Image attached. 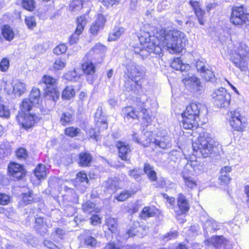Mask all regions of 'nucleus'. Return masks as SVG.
Returning a JSON list of instances; mask_svg holds the SVG:
<instances>
[{
	"label": "nucleus",
	"mask_w": 249,
	"mask_h": 249,
	"mask_svg": "<svg viewBox=\"0 0 249 249\" xmlns=\"http://www.w3.org/2000/svg\"><path fill=\"white\" fill-rule=\"evenodd\" d=\"M158 42H155L152 48L148 51L145 49L135 50V53L144 57L148 55L150 53L160 55H163L164 51H167L171 53H179L185 46L186 38L185 34L177 30H160L155 35Z\"/></svg>",
	"instance_id": "f257e3e1"
},
{
	"label": "nucleus",
	"mask_w": 249,
	"mask_h": 249,
	"mask_svg": "<svg viewBox=\"0 0 249 249\" xmlns=\"http://www.w3.org/2000/svg\"><path fill=\"white\" fill-rule=\"evenodd\" d=\"M214 143L211 134L206 132L200 133L197 139L192 143L194 154L203 158L209 157L213 151Z\"/></svg>",
	"instance_id": "f03ea898"
},
{
	"label": "nucleus",
	"mask_w": 249,
	"mask_h": 249,
	"mask_svg": "<svg viewBox=\"0 0 249 249\" xmlns=\"http://www.w3.org/2000/svg\"><path fill=\"white\" fill-rule=\"evenodd\" d=\"M201 105L199 103H192L186 108L181 114L182 120L181 124L186 129L194 130L198 126L200 109Z\"/></svg>",
	"instance_id": "7ed1b4c3"
},
{
	"label": "nucleus",
	"mask_w": 249,
	"mask_h": 249,
	"mask_svg": "<svg viewBox=\"0 0 249 249\" xmlns=\"http://www.w3.org/2000/svg\"><path fill=\"white\" fill-rule=\"evenodd\" d=\"M212 97L214 104L218 107H225L229 106L231 95L224 88H220L213 90Z\"/></svg>",
	"instance_id": "20e7f679"
},
{
	"label": "nucleus",
	"mask_w": 249,
	"mask_h": 249,
	"mask_svg": "<svg viewBox=\"0 0 249 249\" xmlns=\"http://www.w3.org/2000/svg\"><path fill=\"white\" fill-rule=\"evenodd\" d=\"M42 82L46 85L45 93L48 99L55 102L59 97V92L56 89V79L49 75H44Z\"/></svg>",
	"instance_id": "39448f33"
},
{
	"label": "nucleus",
	"mask_w": 249,
	"mask_h": 249,
	"mask_svg": "<svg viewBox=\"0 0 249 249\" xmlns=\"http://www.w3.org/2000/svg\"><path fill=\"white\" fill-rule=\"evenodd\" d=\"M125 74L131 80L140 79L145 73V69L142 65H139L134 61H129L126 63Z\"/></svg>",
	"instance_id": "423d86ee"
},
{
	"label": "nucleus",
	"mask_w": 249,
	"mask_h": 249,
	"mask_svg": "<svg viewBox=\"0 0 249 249\" xmlns=\"http://www.w3.org/2000/svg\"><path fill=\"white\" fill-rule=\"evenodd\" d=\"M205 244L215 249H232V246L230 241L223 235L213 236L211 238L205 241Z\"/></svg>",
	"instance_id": "0eeeda50"
},
{
	"label": "nucleus",
	"mask_w": 249,
	"mask_h": 249,
	"mask_svg": "<svg viewBox=\"0 0 249 249\" xmlns=\"http://www.w3.org/2000/svg\"><path fill=\"white\" fill-rule=\"evenodd\" d=\"M229 116L230 125L234 130L241 131L245 127L246 119L241 115L239 111H231Z\"/></svg>",
	"instance_id": "6e6552de"
},
{
	"label": "nucleus",
	"mask_w": 249,
	"mask_h": 249,
	"mask_svg": "<svg viewBox=\"0 0 249 249\" xmlns=\"http://www.w3.org/2000/svg\"><path fill=\"white\" fill-rule=\"evenodd\" d=\"M76 29L69 38V43L71 45L75 44L78 42L79 36L82 33L84 28L87 24L86 17H78L76 19Z\"/></svg>",
	"instance_id": "1a4fd4ad"
},
{
	"label": "nucleus",
	"mask_w": 249,
	"mask_h": 249,
	"mask_svg": "<svg viewBox=\"0 0 249 249\" xmlns=\"http://www.w3.org/2000/svg\"><path fill=\"white\" fill-rule=\"evenodd\" d=\"M37 117L31 114L21 113L17 117V120L22 127L28 129L34 126L36 123Z\"/></svg>",
	"instance_id": "9d476101"
},
{
	"label": "nucleus",
	"mask_w": 249,
	"mask_h": 249,
	"mask_svg": "<svg viewBox=\"0 0 249 249\" xmlns=\"http://www.w3.org/2000/svg\"><path fill=\"white\" fill-rule=\"evenodd\" d=\"M116 146L118 149L119 157L123 160L129 161L131 152L129 145L125 142L118 141Z\"/></svg>",
	"instance_id": "9b49d317"
},
{
	"label": "nucleus",
	"mask_w": 249,
	"mask_h": 249,
	"mask_svg": "<svg viewBox=\"0 0 249 249\" xmlns=\"http://www.w3.org/2000/svg\"><path fill=\"white\" fill-rule=\"evenodd\" d=\"M231 60L234 65L240 69L242 71H246L248 70L249 57H243L236 53L232 54Z\"/></svg>",
	"instance_id": "f8f14e48"
},
{
	"label": "nucleus",
	"mask_w": 249,
	"mask_h": 249,
	"mask_svg": "<svg viewBox=\"0 0 249 249\" xmlns=\"http://www.w3.org/2000/svg\"><path fill=\"white\" fill-rule=\"evenodd\" d=\"M178 209L175 210L176 214L180 215L187 213L190 209L189 202L186 197L182 194H179L177 198Z\"/></svg>",
	"instance_id": "ddd939ff"
},
{
	"label": "nucleus",
	"mask_w": 249,
	"mask_h": 249,
	"mask_svg": "<svg viewBox=\"0 0 249 249\" xmlns=\"http://www.w3.org/2000/svg\"><path fill=\"white\" fill-rule=\"evenodd\" d=\"M8 171L11 176L18 179L22 178L25 174L23 166L16 163H11L8 166Z\"/></svg>",
	"instance_id": "4468645a"
},
{
	"label": "nucleus",
	"mask_w": 249,
	"mask_h": 249,
	"mask_svg": "<svg viewBox=\"0 0 249 249\" xmlns=\"http://www.w3.org/2000/svg\"><path fill=\"white\" fill-rule=\"evenodd\" d=\"M102 110L101 107H98L95 114V121L96 126L100 131L107 128L108 124L106 118L102 115Z\"/></svg>",
	"instance_id": "2eb2a0df"
},
{
	"label": "nucleus",
	"mask_w": 249,
	"mask_h": 249,
	"mask_svg": "<svg viewBox=\"0 0 249 249\" xmlns=\"http://www.w3.org/2000/svg\"><path fill=\"white\" fill-rule=\"evenodd\" d=\"M106 51V47L101 44H97L87 54V57L89 60H96L101 57Z\"/></svg>",
	"instance_id": "dca6fc26"
},
{
	"label": "nucleus",
	"mask_w": 249,
	"mask_h": 249,
	"mask_svg": "<svg viewBox=\"0 0 249 249\" xmlns=\"http://www.w3.org/2000/svg\"><path fill=\"white\" fill-rule=\"evenodd\" d=\"M186 86L190 87L194 91H197L202 89V87L199 79L196 76H188L183 79Z\"/></svg>",
	"instance_id": "f3484780"
},
{
	"label": "nucleus",
	"mask_w": 249,
	"mask_h": 249,
	"mask_svg": "<svg viewBox=\"0 0 249 249\" xmlns=\"http://www.w3.org/2000/svg\"><path fill=\"white\" fill-rule=\"evenodd\" d=\"M48 228V225L42 217L36 218L34 229L41 235L44 236L47 232Z\"/></svg>",
	"instance_id": "a211bd4d"
},
{
	"label": "nucleus",
	"mask_w": 249,
	"mask_h": 249,
	"mask_svg": "<svg viewBox=\"0 0 249 249\" xmlns=\"http://www.w3.org/2000/svg\"><path fill=\"white\" fill-rule=\"evenodd\" d=\"M156 146L162 149H167L171 147V140L168 135L162 137L158 136L154 141Z\"/></svg>",
	"instance_id": "6ab92c4d"
},
{
	"label": "nucleus",
	"mask_w": 249,
	"mask_h": 249,
	"mask_svg": "<svg viewBox=\"0 0 249 249\" xmlns=\"http://www.w3.org/2000/svg\"><path fill=\"white\" fill-rule=\"evenodd\" d=\"M201 220L204 222L203 223V229L206 232L208 231H216L219 229V225L217 222L211 218H208L205 220V217L204 216H201Z\"/></svg>",
	"instance_id": "aec40b11"
},
{
	"label": "nucleus",
	"mask_w": 249,
	"mask_h": 249,
	"mask_svg": "<svg viewBox=\"0 0 249 249\" xmlns=\"http://www.w3.org/2000/svg\"><path fill=\"white\" fill-rule=\"evenodd\" d=\"M92 159L93 157L89 153L81 152L79 155L78 163L80 166H89L92 161Z\"/></svg>",
	"instance_id": "412c9836"
},
{
	"label": "nucleus",
	"mask_w": 249,
	"mask_h": 249,
	"mask_svg": "<svg viewBox=\"0 0 249 249\" xmlns=\"http://www.w3.org/2000/svg\"><path fill=\"white\" fill-rule=\"evenodd\" d=\"M26 90V85L24 83L16 80L13 83V92L16 96L19 97Z\"/></svg>",
	"instance_id": "4be33fe9"
},
{
	"label": "nucleus",
	"mask_w": 249,
	"mask_h": 249,
	"mask_svg": "<svg viewBox=\"0 0 249 249\" xmlns=\"http://www.w3.org/2000/svg\"><path fill=\"white\" fill-rule=\"evenodd\" d=\"M137 105L138 106H140L141 112L143 114L142 118L143 120V125L147 126L152 122L151 116L149 115L148 110L145 108V106L144 102H141V101L139 102L138 101Z\"/></svg>",
	"instance_id": "5701e85b"
},
{
	"label": "nucleus",
	"mask_w": 249,
	"mask_h": 249,
	"mask_svg": "<svg viewBox=\"0 0 249 249\" xmlns=\"http://www.w3.org/2000/svg\"><path fill=\"white\" fill-rule=\"evenodd\" d=\"M1 34L3 38L9 41L12 40L15 36L13 29L9 25L6 24L1 27Z\"/></svg>",
	"instance_id": "b1692460"
},
{
	"label": "nucleus",
	"mask_w": 249,
	"mask_h": 249,
	"mask_svg": "<svg viewBox=\"0 0 249 249\" xmlns=\"http://www.w3.org/2000/svg\"><path fill=\"white\" fill-rule=\"evenodd\" d=\"M143 171L150 181L154 182L157 180V173L154 167L149 163H145L144 164Z\"/></svg>",
	"instance_id": "393cba45"
},
{
	"label": "nucleus",
	"mask_w": 249,
	"mask_h": 249,
	"mask_svg": "<svg viewBox=\"0 0 249 249\" xmlns=\"http://www.w3.org/2000/svg\"><path fill=\"white\" fill-rule=\"evenodd\" d=\"M74 120V112L72 110L63 112L60 118V123L65 126L70 124Z\"/></svg>",
	"instance_id": "a878e982"
},
{
	"label": "nucleus",
	"mask_w": 249,
	"mask_h": 249,
	"mask_svg": "<svg viewBox=\"0 0 249 249\" xmlns=\"http://www.w3.org/2000/svg\"><path fill=\"white\" fill-rule=\"evenodd\" d=\"M202 77L205 80L211 82L214 85H218L220 80L215 78L213 71L209 69V67L201 74Z\"/></svg>",
	"instance_id": "bb28decb"
},
{
	"label": "nucleus",
	"mask_w": 249,
	"mask_h": 249,
	"mask_svg": "<svg viewBox=\"0 0 249 249\" xmlns=\"http://www.w3.org/2000/svg\"><path fill=\"white\" fill-rule=\"evenodd\" d=\"M106 20L105 17H98L95 22L91 26L90 29L91 33L96 35L100 29L103 27Z\"/></svg>",
	"instance_id": "cd10ccee"
},
{
	"label": "nucleus",
	"mask_w": 249,
	"mask_h": 249,
	"mask_svg": "<svg viewBox=\"0 0 249 249\" xmlns=\"http://www.w3.org/2000/svg\"><path fill=\"white\" fill-rule=\"evenodd\" d=\"M118 182L116 178L108 179L105 184V190L108 194L114 193L117 189Z\"/></svg>",
	"instance_id": "c85d7f7f"
},
{
	"label": "nucleus",
	"mask_w": 249,
	"mask_h": 249,
	"mask_svg": "<svg viewBox=\"0 0 249 249\" xmlns=\"http://www.w3.org/2000/svg\"><path fill=\"white\" fill-rule=\"evenodd\" d=\"M122 115L125 119H136L138 117L137 112L134 110L133 107L128 106L124 108L122 110Z\"/></svg>",
	"instance_id": "c756f323"
},
{
	"label": "nucleus",
	"mask_w": 249,
	"mask_h": 249,
	"mask_svg": "<svg viewBox=\"0 0 249 249\" xmlns=\"http://www.w3.org/2000/svg\"><path fill=\"white\" fill-rule=\"evenodd\" d=\"M82 209L84 213L87 214H91L92 212L98 213L100 211V209L96 207V204L90 201L83 204Z\"/></svg>",
	"instance_id": "7c9ffc66"
},
{
	"label": "nucleus",
	"mask_w": 249,
	"mask_h": 249,
	"mask_svg": "<svg viewBox=\"0 0 249 249\" xmlns=\"http://www.w3.org/2000/svg\"><path fill=\"white\" fill-rule=\"evenodd\" d=\"M32 103L35 105H38L40 102V90L36 88H34L32 89L28 98Z\"/></svg>",
	"instance_id": "2f4dec72"
},
{
	"label": "nucleus",
	"mask_w": 249,
	"mask_h": 249,
	"mask_svg": "<svg viewBox=\"0 0 249 249\" xmlns=\"http://www.w3.org/2000/svg\"><path fill=\"white\" fill-rule=\"evenodd\" d=\"M230 21L235 25L249 24V17H230Z\"/></svg>",
	"instance_id": "473e14b6"
},
{
	"label": "nucleus",
	"mask_w": 249,
	"mask_h": 249,
	"mask_svg": "<svg viewBox=\"0 0 249 249\" xmlns=\"http://www.w3.org/2000/svg\"><path fill=\"white\" fill-rule=\"evenodd\" d=\"M82 67L84 73L88 75H93L95 72V66L91 62H86Z\"/></svg>",
	"instance_id": "72a5a7b5"
},
{
	"label": "nucleus",
	"mask_w": 249,
	"mask_h": 249,
	"mask_svg": "<svg viewBox=\"0 0 249 249\" xmlns=\"http://www.w3.org/2000/svg\"><path fill=\"white\" fill-rule=\"evenodd\" d=\"M75 94V91L74 88L71 86H67L62 92V98L64 100H70L74 96Z\"/></svg>",
	"instance_id": "f704fd0d"
},
{
	"label": "nucleus",
	"mask_w": 249,
	"mask_h": 249,
	"mask_svg": "<svg viewBox=\"0 0 249 249\" xmlns=\"http://www.w3.org/2000/svg\"><path fill=\"white\" fill-rule=\"evenodd\" d=\"M35 176L39 179H44L46 176L45 166L42 164H38L34 170Z\"/></svg>",
	"instance_id": "c9c22d12"
},
{
	"label": "nucleus",
	"mask_w": 249,
	"mask_h": 249,
	"mask_svg": "<svg viewBox=\"0 0 249 249\" xmlns=\"http://www.w3.org/2000/svg\"><path fill=\"white\" fill-rule=\"evenodd\" d=\"M124 29L123 27L115 28L108 36L109 41H114L118 38L124 32Z\"/></svg>",
	"instance_id": "e433bc0d"
},
{
	"label": "nucleus",
	"mask_w": 249,
	"mask_h": 249,
	"mask_svg": "<svg viewBox=\"0 0 249 249\" xmlns=\"http://www.w3.org/2000/svg\"><path fill=\"white\" fill-rule=\"evenodd\" d=\"M84 245L88 248L96 247L98 244L97 240L93 237L90 235H86L84 237Z\"/></svg>",
	"instance_id": "4c0bfd02"
},
{
	"label": "nucleus",
	"mask_w": 249,
	"mask_h": 249,
	"mask_svg": "<svg viewBox=\"0 0 249 249\" xmlns=\"http://www.w3.org/2000/svg\"><path fill=\"white\" fill-rule=\"evenodd\" d=\"M106 226L111 232H115L118 226L117 219L110 217L107 218L106 219Z\"/></svg>",
	"instance_id": "58836bf2"
},
{
	"label": "nucleus",
	"mask_w": 249,
	"mask_h": 249,
	"mask_svg": "<svg viewBox=\"0 0 249 249\" xmlns=\"http://www.w3.org/2000/svg\"><path fill=\"white\" fill-rule=\"evenodd\" d=\"M231 16H247L246 10L243 5L233 6Z\"/></svg>",
	"instance_id": "ea45409f"
},
{
	"label": "nucleus",
	"mask_w": 249,
	"mask_h": 249,
	"mask_svg": "<svg viewBox=\"0 0 249 249\" xmlns=\"http://www.w3.org/2000/svg\"><path fill=\"white\" fill-rule=\"evenodd\" d=\"M155 215V210L149 207H144L141 214V217L145 219L150 217H153Z\"/></svg>",
	"instance_id": "a19ab883"
},
{
	"label": "nucleus",
	"mask_w": 249,
	"mask_h": 249,
	"mask_svg": "<svg viewBox=\"0 0 249 249\" xmlns=\"http://www.w3.org/2000/svg\"><path fill=\"white\" fill-rule=\"evenodd\" d=\"M80 132V128H75L73 126L69 127L65 129V135L71 138L77 136Z\"/></svg>",
	"instance_id": "79ce46f5"
},
{
	"label": "nucleus",
	"mask_w": 249,
	"mask_h": 249,
	"mask_svg": "<svg viewBox=\"0 0 249 249\" xmlns=\"http://www.w3.org/2000/svg\"><path fill=\"white\" fill-rule=\"evenodd\" d=\"M34 106L36 105L32 104L28 98L25 99L23 100L21 105V110L24 113H25L26 112L29 111Z\"/></svg>",
	"instance_id": "37998d69"
},
{
	"label": "nucleus",
	"mask_w": 249,
	"mask_h": 249,
	"mask_svg": "<svg viewBox=\"0 0 249 249\" xmlns=\"http://www.w3.org/2000/svg\"><path fill=\"white\" fill-rule=\"evenodd\" d=\"M22 200L25 205L32 203L34 201L32 191H29L22 194Z\"/></svg>",
	"instance_id": "c03bdc74"
},
{
	"label": "nucleus",
	"mask_w": 249,
	"mask_h": 249,
	"mask_svg": "<svg viewBox=\"0 0 249 249\" xmlns=\"http://www.w3.org/2000/svg\"><path fill=\"white\" fill-rule=\"evenodd\" d=\"M75 181L77 183H82V185L86 186L88 184L89 180L86 174L82 172L77 174Z\"/></svg>",
	"instance_id": "a18cd8bd"
},
{
	"label": "nucleus",
	"mask_w": 249,
	"mask_h": 249,
	"mask_svg": "<svg viewBox=\"0 0 249 249\" xmlns=\"http://www.w3.org/2000/svg\"><path fill=\"white\" fill-rule=\"evenodd\" d=\"M178 235V232L174 230L170 231L165 235L161 237V240L164 242H168L169 240L176 239Z\"/></svg>",
	"instance_id": "49530a36"
},
{
	"label": "nucleus",
	"mask_w": 249,
	"mask_h": 249,
	"mask_svg": "<svg viewBox=\"0 0 249 249\" xmlns=\"http://www.w3.org/2000/svg\"><path fill=\"white\" fill-rule=\"evenodd\" d=\"M22 5L25 9L33 11L36 8V3L34 0H23Z\"/></svg>",
	"instance_id": "de8ad7c7"
},
{
	"label": "nucleus",
	"mask_w": 249,
	"mask_h": 249,
	"mask_svg": "<svg viewBox=\"0 0 249 249\" xmlns=\"http://www.w3.org/2000/svg\"><path fill=\"white\" fill-rule=\"evenodd\" d=\"M184 181L185 186L190 189H194L196 187V181L191 177H183Z\"/></svg>",
	"instance_id": "09e8293b"
},
{
	"label": "nucleus",
	"mask_w": 249,
	"mask_h": 249,
	"mask_svg": "<svg viewBox=\"0 0 249 249\" xmlns=\"http://www.w3.org/2000/svg\"><path fill=\"white\" fill-rule=\"evenodd\" d=\"M133 191L125 190L122 192L117 197V199L120 201H123L127 199L131 195L134 194Z\"/></svg>",
	"instance_id": "8fccbe9b"
},
{
	"label": "nucleus",
	"mask_w": 249,
	"mask_h": 249,
	"mask_svg": "<svg viewBox=\"0 0 249 249\" xmlns=\"http://www.w3.org/2000/svg\"><path fill=\"white\" fill-rule=\"evenodd\" d=\"M249 53V48L245 44H241L238 47V53L243 57H248V54Z\"/></svg>",
	"instance_id": "3c124183"
},
{
	"label": "nucleus",
	"mask_w": 249,
	"mask_h": 249,
	"mask_svg": "<svg viewBox=\"0 0 249 249\" xmlns=\"http://www.w3.org/2000/svg\"><path fill=\"white\" fill-rule=\"evenodd\" d=\"M66 65L65 59L59 58L56 59L53 65V68L55 70H59L64 68Z\"/></svg>",
	"instance_id": "603ef678"
},
{
	"label": "nucleus",
	"mask_w": 249,
	"mask_h": 249,
	"mask_svg": "<svg viewBox=\"0 0 249 249\" xmlns=\"http://www.w3.org/2000/svg\"><path fill=\"white\" fill-rule=\"evenodd\" d=\"M16 155L20 160H25L28 156L27 151L24 148L18 149L16 151Z\"/></svg>",
	"instance_id": "864d4df0"
},
{
	"label": "nucleus",
	"mask_w": 249,
	"mask_h": 249,
	"mask_svg": "<svg viewBox=\"0 0 249 249\" xmlns=\"http://www.w3.org/2000/svg\"><path fill=\"white\" fill-rule=\"evenodd\" d=\"M25 21L30 29L32 30L36 26V20L34 17H26Z\"/></svg>",
	"instance_id": "5fc2aeb1"
},
{
	"label": "nucleus",
	"mask_w": 249,
	"mask_h": 249,
	"mask_svg": "<svg viewBox=\"0 0 249 249\" xmlns=\"http://www.w3.org/2000/svg\"><path fill=\"white\" fill-rule=\"evenodd\" d=\"M10 113L9 109L3 105L0 104V117L8 119L10 117Z\"/></svg>",
	"instance_id": "6e6d98bb"
},
{
	"label": "nucleus",
	"mask_w": 249,
	"mask_h": 249,
	"mask_svg": "<svg viewBox=\"0 0 249 249\" xmlns=\"http://www.w3.org/2000/svg\"><path fill=\"white\" fill-rule=\"evenodd\" d=\"M196 67L201 74L208 68L205 66L204 61L199 60L196 62Z\"/></svg>",
	"instance_id": "4d7b16f0"
},
{
	"label": "nucleus",
	"mask_w": 249,
	"mask_h": 249,
	"mask_svg": "<svg viewBox=\"0 0 249 249\" xmlns=\"http://www.w3.org/2000/svg\"><path fill=\"white\" fill-rule=\"evenodd\" d=\"M67 50V46L63 44H60L58 46H57L56 47L54 48L53 49V53H55L56 55H60L62 53H65Z\"/></svg>",
	"instance_id": "13d9d810"
},
{
	"label": "nucleus",
	"mask_w": 249,
	"mask_h": 249,
	"mask_svg": "<svg viewBox=\"0 0 249 249\" xmlns=\"http://www.w3.org/2000/svg\"><path fill=\"white\" fill-rule=\"evenodd\" d=\"M132 81L135 82V86L134 88H131L132 91L136 94H141L142 91L141 82L139 81V79Z\"/></svg>",
	"instance_id": "bf43d9fd"
},
{
	"label": "nucleus",
	"mask_w": 249,
	"mask_h": 249,
	"mask_svg": "<svg viewBox=\"0 0 249 249\" xmlns=\"http://www.w3.org/2000/svg\"><path fill=\"white\" fill-rule=\"evenodd\" d=\"M155 182L156 183H153V185L156 188H164L167 186L166 180L162 178H157V180Z\"/></svg>",
	"instance_id": "052dcab7"
},
{
	"label": "nucleus",
	"mask_w": 249,
	"mask_h": 249,
	"mask_svg": "<svg viewBox=\"0 0 249 249\" xmlns=\"http://www.w3.org/2000/svg\"><path fill=\"white\" fill-rule=\"evenodd\" d=\"M142 171L139 169L131 170L129 172V175L133 177L135 179L138 180L140 179Z\"/></svg>",
	"instance_id": "680f3d73"
},
{
	"label": "nucleus",
	"mask_w": 249,
	"mask_h": 249,
	"mask_svg": "<svg viewBox=\"0 0 249 249\" xmlns=\"http://www.w3.org/2000/svg\"><path fill=\"white\" fill-rule=\"evenodd\" d=\"M65 234V231L64 230L61 228H57L55 229L54 232L52 233V236L53 238H55V236H57L60 239H62Z\"/></svg>",
	"instance_id": "e2e57ef3"
},
{
	"label": "nucleus",
	"mask_w": 249,
	"mask_h": 249,
	"mask_svg": "<svg viewBox=\"0 0 249 249\" xmlns=\"http://www.w3.org/2000/svg\"><path fill=\"white\" fill-rule=\"evenodd\" d=\"M0 149L2 151V152L5 155H8L10 154L11 149L8 143L4 142L0 144Z\"/></svg>",
	"instance_id": "0e129e2a"
},
{
	"label": "nucleus",
	"mask_w": 249,
	"mask_h": 249,
	"mask_svg": "<svg viewBox=\"0 0 249 249\" xmlns=\"http://www.w3.org/2000/svg\"><path fill=\"white\" fill-rule=\"evenodd\" d=\"M9 61L7 58H3L0 63V70L2 71H6L9 68Z\"/></svg>",
	"instance_id": "69168bd1"
},
{
	"label": "nucleus",
	"mask_w": 249,
	"mask_h": 249,
	"mask_svg": "<svg viewBox=\"0 0 249 249\" xmlns=\"http://www.w3.org/2000/svg\"><path fill=\"white\" fill-rule=\"evenodd\" d=\"M10 201L9 196L2 193H0V205H5L8 204Z\"/></svg>",
	"instance_id": "338daca9"
},
{
	"label": "nucleus",
	"mask_w": 249,
	"mask_h": 249,
	"mask_svg": "<svg viewBox=\"0 0 249 249\" xmlns=\"http://www.w3.org/2000/svg\"><path fill=\"white\" fill-rule=\"evenodd\" d=\"M181 60L179 58H176L171 63V66L176 70H179L180 69Z\"/></svg>",
	"instance_id": "774afa93"
}]
</instances>
